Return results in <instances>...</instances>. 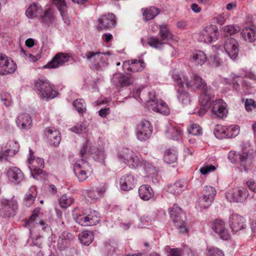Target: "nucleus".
<instances>
[{
    "label": "nucleus",
    "mask_w": 256,
    "mask_h": 256,
    "mask_svg": "<svg viewBox=\"0 0 256 256\" xmlns=\"http://www.w3.org/2000/svg\"><path fill=\"white\" fill-rule=\"evenodd\" d=\"M42 214L40 208H35L32 214L30 216L26 224H30L34 222L36 223V222L39 220Z\"/></svg>",
    "instance_id": "nucleus-57"
},
{
    "label": "nucleus",
    "mask_w": 256,
    "mask_h": 256,
    "mask_svg": "<svg viewBox=\"0 0 256 256\" xmlns=\"http://www.w3.org/2000/svg\"><path fill=\"white\" fill-rule=\"evenodd\" d=\"M226 126L220 124H217L214 130V134L215 136L218 139L226 138Z\"/></svg>",
    "instance_id": "nucleus-53"
},
{
    "label": "nucleus",
    "mask_w": 256,
    "mask_h": 256,
    "mask_svg": "<svg viewBox=\"0 0 256 256\" xmlns=\"http://www.w3.org/2000/svg\"><path fill=\"white\" fill-rule=\"evenodd\" d=\"M186 188L183 182H176L173 184H169L167 187V190L173 194H179Z\"/></svg>",
    "instance_id": "nucleus-43"
},
{
    "label": "nucleus",
    "mask_w": 256,
    "mask_h": 256,
    "mask_svg": "<svg viewBox=\"0 0 256 256\" xmlns=\"http://www.w3.org/2000/svg\"><path fill=\"white\" fill-rule=\"evenodd\" d=\"M146 68V64L142 59H133L130 60H126L123 62L122 68L124 70L138 72L143 70Z\"/></svg>",
    "instance_id": "nucleus-21"
},
{
    "label": "nucleus",
    "mask_w": 256,
    "mask_h": 256,
    "mask_svg": "<svg viewBox=\"0 0 256 256\" xmlns=\"http://www.w3.org/2000/svg\"><path fill=\"white\" fill-rule=\"evenodd\" d=\"M190 58L196 64L202 66L206 62L207 56L203 51L197 50L192 52Z\"/></svg>",
    "instance_id": "nucleus-42"
},
{
    "label": "nucleus",
    "mask_w": 256,
    "mask_h": 256,
    "mask_svg": "<svg viewBox=\"0 0 256 256\" xmlns=\"http://www.w3.org/2000/svg\"><path fill=\"white\" fill-rule=\"evenodd\" d=\"M17 68L16 64L10 58L0 54V75L6 76L14 73Z\"/></svg>",
    "instance_id": "nucleus-13"
},
{
    "label": "nucleus",
    "mask_w": 256,
    "mask_h": 256,
    "mask_svg": "<svg viewBox=\"0 0 256 256\" xmlns=\"http://www.w3.org/2000/svg\"><path fill=\"white\" fill-rule=\"evenodd\" d=\"M136 180L131 174L124 175L120 178V186L121 190L128 191L134 188L136 185Z\"/></svg>",
    "instance_id": "nucleus-26"
},
{
    "label": "nucleus",
    "mask_w": 256,
    "mask_h": 256,
    "mask_svg": "<svg viewBox=\"0 0 256 256\" xmlns=\"http://www.w3.org/2000/svg\"><path fill=\"white\" fill-rule=\"evenodd\" d=\"M99 138L96 140H92L88 138L87 142L84 144L80 151V154L82 158H86L90 155L94 160L101 164L104 162L106 158L104 152V150L103 144H98ZM102 143V142H100Z\"/></svg>",
    "instance_id": "nucleus-1"
},
{
    "label": "nucleus",
    "mask_w": 256,
    "mask_h": 256,
    "mask_svg": "<svg viewBox=\"0 0 256 256\" xmlns=\"http://www.w3.org/2000/svg\"><path fill=\"white\" fill-rule=\"evenodd\" d=\"M132 78L120 73L114 74L112 78V83L116 86H126L133 83Z\"/></svg>",
    "instance_id": "nucleus-32"
},
{
    "label": "nucleus",
    "mask_w": 256,
    "mask_h": 256,
    "mask_svg": "<svg viewBox=\"0 0 256 256\" xmlns=\"http://www.w3.org/2000/svg\"><path fill=\"white\" fill-rule=\"evenodd\" d=\"M244 107L248 112H251L256 108V102L253 99L246 98L244 100Z\"/></svg>",
    "instance_id": "nucleus-61"
},
{
    "label": "nucleus",
    "mask_w": 256,
    "mask_h": 256,
    "mask_svg": "<svg viewBox=\"0 0 256 256\" xmlns=\"http://www.w3.org/2000/svg\"><path fill=\"white\" fill-rule=\"evenodd\" d=\"M42 8L38 4L34 3L29 6L26 11V15L29 19L37 18L38 20L42 16Z\"/></svg>",
    "instance_id": "nucleus-34"
},
{
    "label": "nucleus",
    "mask_w": 256,
    "mask_h": 256,
    "mask_svg": "<svg viewBox=\"0 0 256 256\" xmlns=\"http://www.w3.org/2000/svg\"><path fill=\"white\" fill-rule=\"evenodd\" d=\"M214 96V94L208 93V94H200L199 98V102L200 108L197 112L196 114L200 116H202L208 111L210 107V101L212 100Z\"/></svg>",
    "instance_id": "nucleus-25"
},
{
    "label": "nucleus",
    "mask_w": 256,
    "mask_h": 256,
    "mask_svg": "<svg viewBox=\"0 0 256 256\" xmlns=\"http://www.w3.org/2000/svg\"><path fill=\"white\" fill-rule=\"evenodd\" d=\"M135 152L127 148H123L120 150L117 154L118 160L124 164L127 163L132 158Z\"/></svg>",
    "instance_id": "nucleus-41"
},
{
    "label": "nucleus",
    "mask_w": 256,
    "mask_h": 256,
    "mask_svg": "<svg viewBox=\"0 0 256 256\" xmlns=\"http://www.w3.org/2000/svg\"><path fill=\"white\" fill-rule=\"evenodd\" d=\"M241 36L244 40L250 42H252L256 40V30L249 26H246L242 30Z\"/></svg>",
    "instance_id": "nucleus-44"
},
{
    "label": "nucleus",
    "mask_w": 256,
    "mask_h": 256,
    "mask_svg": "<svg viewBox=\"0 0 256 256\" xmlns=\"http://www.w3.org/2000/svg\"><path fill=\"white\" fill-rule=\"evenodd\" d=\"M240 131V128L238 125H230L226 127V138H231L237 136Z\"/></svg>",
    "instance_id": "nucleus-55"
},
{
    "label": "nucleus",
    "mask_w": 256,
    "mask_h": 256,
    "mask_svg": "<svg viewBox=\"0 0 256 256\" xmlns=\"http://www.w3.org/2000/svg\"><path fill=\"white\" fill-rule=\"evenodd\" d=\"M228 160L234 164H240L244 171L250 170L254 162V155L252 152H238L230 150L228 155Z\"/></svg>",
    "instance_id": "nucleus-3"
},
{
    "label": "nucleus",
    "mask_w": 256,
    "mask_h": 256,
    "mask_svg": "<svg viewBox=\"0 0 256 256\" xmlns=\"http://www.w3.org/2000/svg\"><path fill=\"white\" fill-rule=\"evenodd\" d=\"M72 105L80 114L84 113L86 110V105L84 100L82 98L77 99L74 101Z\"/></svg>",
    "instance_id": "nucleus-56"
},
{
    "label": "nucleus",
    "mask_w": 256,
    "mask_h": 256,
    "mask_svg": "<svg viewBox=\"0 0 256 256\" xmlns=\"http://www.w3.org/2000/svg\"><path fill=\"white\" fill-rule=\"evenodd\" d=\"M138 195L142 200H148L154 196V194L150 186L148 184H144L139 188Z\"/></svg>",
    "instance_id": "nucleus-39"
},
{
    "label": "nucleus",
    "mask_w": 256,
    "mask_h": 256,
    "mask_svg": "<svg viewBox=\"0 0 256 256\" xmlns=\"http://www.w3.org/2000/svg\"><path fill=\"white\" fill-rule=\"evenodd\" d=\"M18 127L21 130H29L32 127V118L26 113H20L16 119Z\"/></svg>",
    "instance_id": "nucleus-31"
},
{
    "label": "nucleus",
    "mask_w": 256,
    "mask_h": 256,
    "mask_svg": "<svg viewBox=\"0 0 256 256\" xmlns=\"http://www.w3.org/2000/svg\"><path fill=\"white\" fill-rule=\"evenodd\" d=\"M219 35L218 28L215 25L209 24L206 26L200 32L198 40L206 44L215 42Z\"/></svg>",
    "instance_id": "nucleus-10"
},
{
    "label": "nucleus",
    "mask_w": 256,
    "mask_h": 256,
    "mask_svg": "<svg viewBox=\"0 0 256 256\" xmlns=\"http://www.w3.org/2000/svg\"><path fill=\"white\" fill-rule=\"evenodd\" d=\"M73 199L66 194L62 195L60 199V204L62 208H68L72 203Z\"/></svg>",
    "instance_id": "nucleus-58"
},
{
    "label": "nucleus",
    "mask_w": 256,
    "mask_h": 256,
    "mask_svg": "<svg viewBox=\"0 0 256 256\" xmlns=\"http://www.w3.org/2000/svg\"><path fill=\"white\" fill-rule=\"evenodd\" d=\"M88 124L86 122H84L82 123H79L70 128L72 132H75L77 134H87L86 140L88 138H90L92 140H94L93 136H92V134L89 132L88 129ZM87 141H86V142Z\"/></svg>",
    "instance_id": "nucleus-36"
},
{
    "label": "nucleus",
    "mask_w": 256,
    "mask_h": 256,
    "mask_svg": "<svg viewBox=\"0 0 256 256\" xmlns=\"http://www.w3.org/2000/svg\"><path fill=\"white\" fill-rule=\"evenodd\" d=\"M37 196V191L34 186H32L25 194L23 203L26 206H32L36 200Z\"/></svg>",
    "instance_id": "nucleus-38"
},
{
    "label": "nucleus",
    "mask_w": 256,
    "mask_h": 256,
    "mask_svg": "<svg viewBox=\"0 0 256 256\" xmlns=\"http://www.w3.org/2000/svg\"><path fill=\"white\" fill-rule=\"evenodd\" d=\"M148 100H147V106L150 109L155 112L168 115L170 113V110L168 105L163 100L156 98V92L150 91L148 92Z\"/></svg>",
    "instance_id": "nucleus-8"
},
{
    "label": "nucleus",
    "mask_w": 256,
    "mask_h": 256,
    "mask_svg": "<svg viewBox=\"0 0 256 256\" xmlns=\"http://www.w3.org/2000/svg\"><path fill=\"white\" fill-rule=\"evenodd\" d=\"M30 154L28 158V168L31 172V176L34 178H36L35 174H40L42 172V169L44 166V162L43 158L37 157L34 155L32 150L29 149Z\"/></svg>",
    "instance_id": "nucleus-11"
},
{
    "label": "nucleus",
    "mask_w": 256,
    "mask_h": 256,
    "mask_svg": "<svg viewBox=\"0 0 256 256\" xmlns=\"http://www.w3.org/2000/svg\"><path fill=\"white\" fill-rule=\"evenodd\" d=\"M152 132L153 126L150 122L144 120L137 125L135 136L138 141L145 142L150 138Z\"/></svg>",
    "instance_id": "nucleus-9"
},
{
    "label": "nucleus",
    "mask_w": 256,
    "mask_h": 256,
    "mask_svg": "<svg viewBox=\"0 0 256 256\" xmlns=\"http://www.w3.org/2000/svg\"><path fill=\"white\" fill-rule=\"evenodd\" d=\"M53 3L56 6L60 12L62 20L66 24L70 25V20L66 14V6L64 0H52Z\"/></svg>",
    "instance_id": "nucleus-37"
},
{
    "label": "nucleus",
    "mask_w": 256,
    "mask_h": 256,
    "mask_svg": "<svg viewBox=\"0 0 256 256\" xmlns=\"http://www.w3.org/2000/svg\"><path fill=\"white\" fill-rule=\"evenodd\" d=\"M210 107L212 113L220 118H224L226 116L228 110L226 103L222 99H218L212 102L210 101Z\"/></svg>",
    "instance_id": "nucleus-16"
},
{
    "label": "nucleus",
    "mask_w": 256,
    "mask_h": 256,
    "mask_svg": "<svg viewBox=\"0 0 256 256\" xmlns=\"http://www.w3.org/2000/svg\"><path fill=\"white\" fill-rule=\"evenodd\" d=\"M165 250L167 252V256H180L182 252L181 248H172L168 246H167Z\"/></svg>",
    "instance_id": "nucleus-62"
},
{
    "label": "nucleus",
    "mask_w": 256,
    "mask_h": 256,
    "mask_svg": "<svg viewBox=\"0 0 256 256\" xmlns=\"http://www.w3.org/2000/svg\"><path fill=\"white\" fill-rule=\"evenodd\" d=\"M169 214L172 222L184 224L186 222V214L176 204H174L169 208Z\"/></svg>",
    "instance_id": "nucleus-22"
},
{
    "label": "nucleus",
    "mask_w": 256,
    "mask_h": 256,
    "mask_svg": "<svg viewBox=\"0 0 256 256\" xmlns=\"http://www.w3.org/2000/svg\"><path fill=\"white\" fill-rule=\"evenodd\" d=\"M214 200V199L212 198V197L210 198L202 196V198H199L196 208H199L200 210L207 209L212 205Z\"/></svg>",
    "instance_id": "nucleus-50"
},
{
    "label": "nucleus",
    "mask_w": 256,
    "mask_h": 256,
    "mask_svg": "<svg viewBox=\"0 0 256 256\" xmlns=\"http://www.w3.org/2000/svg\"><path fill=\"white\" fill-rule=\"evenodd\" d=\"M6 146L0 147V161L6 160L8 156H14L18 151L19 146L16 142L10 141Z\"/></svg>",
    "instance_id": "nucleus-23"
},
{
    "label": "nucleus",
    "mask_w": 256,
    "mask_h": 256,
    "mask_svg": "<svg viewBox=\"0 0 256 256\" xmlns=\"http://www.w3.org/2000/svg\"><path fill=\"white\" fill-rule=\"evenodd\" d=\"M39 20L48 26L56 24L57 20L54 10L50 8L42 10Z\"/></svg>",
    "instance_id": "nucleus-30"
},
{
    "label": "nucleus",
    "mask_w": 256,
    "mask_h": 256,
    "mask_svg": "<svg viewBox=\"0 0 256 256\" xmlns=\"http://www.w3.org/2000/svg\"><path fill=\"white\" fill-rule=\"evenodd\" d=\"M74 239V236L72 234L68 232H64L60 236L58 240V246L59 248L61 250H64L66 248L70 242Z\"/></svg>",
    "instance_id": "nucleus-40"
},
{
    "label": "nucleus",
    "mask_w": 256,
    "mask_h": 256,
    "mask_svg": "<svg viewBox=\"0 0 256 256\" xmlns=\"http://www.w3.org/2000/svg\"><path fill=\"white\" fill-rule=\"evenodd\" d=\"M75 222L78 224L89 222L96 224L102 222L99 213L96 210H90L89 213L84 212L78 208H75L72 212Z\"/></svg>",
    "instance_id": "nucleus-6"
},
{
    "label": "nucleus",
    "mask_w": 256,
    "mask_h": 256,
    "mask_svg": "<svg viewBox=\"0 0 256 256\" xmlns=\"http://www.w3.org/2000/svg\"><path fill=\"white\" fill-rule=\"evenodd\" d=\"M248 196L246 189L236 188L228 190L226 193V198L230 202H244Z\"/></svg>",
    "instance_id": "nucleus-14"
},
{
    "label": "nucleus",
    "mask_w": 256,
    "mask_h": 256,
    "mask_svg": "<svg viewBox=\"0 0 256 256\" xmlns=\"http://www.w3.org/2000/svg\"><path fill=\"white\" fill-rule=\"evenodd\" d=\"M148 44L152 48L156 49H162L166 42L162 40L156 36H152L148 38L147 40Z\"/></svg>",
    "instance_id": "nucleus-46"
},
{
    "label": "nucleus",
    "mask_w": 256,
    "mask_h": 256,
    "mask_svg": "<svg viewBox=\"0 0 256 256\" xmlns=\"http://www.w3.org/2000/svg\"><path fill=\"white\" fill-rule=\"evenodd\" d=\"M165 133L168 138L174 140H180L182 134L181 129L172 124L167 126Z\"/></svg>",
    "instance_id": "nucleus-33"
},
{
    "label": "nucleus",
    "mask_w": 256,
    "mask_h": 256,
    "mask_svg": "<svg viewBox=\"0 0 256 256\" xmlns=\"http://www.w3.org/2000/svg\"><path fill=\"white\" fill-rule=\"evenodd\" d=\"M132 158L125 164L132 168H136L139 166L143 168L148 174L151 175L155 172L154 168L148 162L140 160L135 153Z\"/></svg>",
    "instance_id": "nucleus-15"
},
{
    "label": "nucleus",
    "mask_w": 256,
    "mask_h": 256,
    "mask_svg": "<svg viewBox=\"0 0 256 256\" xmlns=\"http://www.w3.org/2000/svg\"><path fill=\"white\" fill-rule=\"evenodd\" d=\"M225 225H212V228L224 240H228L230 238L228 230L224 227Z\"/></svg>",
    "instance_id": "nucleus-47"
},
{
    "label": "nucleus",
    "mask_w": 256,
    "mask_h": 256,
    "mask_svg": "<svg viewBox=\"0 0 256 256\" xmlns=\"http://www.w3.org/2000/svg\"><path fill=\"white\" fill-rule=\"evenodd\" d=\"M189 134L194 136H198L202 134V130L200 126L196 124H192L188 128Z\"/></svg>",
    "instance_id": "nucleus-59"
},
{
    "label": "nucleus",
    "mask_w": 256,
    "mask_h": 256,
    "mask_svg": "<svg viewBox=\"0 0 256 256\" xmlns=\"http://www.w3.org/2000/svg\"><path fill=\"white\" fill-rule=\"evenodd\" d=\"M94 232L92 231H84L79 234V240L84 245L88 246L94 239Z\"/></svg>",
    "instance_id": "nucleus-49"
},
{
    "label": "nucleus",
    "mask_w": 256,
    "mask_h": 256,
    "mask_svg": "<svg viewBox=\"0 0 256 256\" xmlns=\"http://www.w3.org/2000/svg\"><path fill=\"white\" fill-rule=\"evenodd\" d=\"M85 158L78 160L74 166V173L80 182L86 180L92 173L91 166Z\"/></svg>",
    "instance_id": "nucleus-7"
},
{
    "label": "nucleus",
    "mask_w": 256,
    "mask_h": 256,
    "mask_svg": "<svg viewBox=\"0 0 256 256\" xmlns=\"http://www.w3.org/2000/svg\"><path fill=\"white\" fill-rule=\"evenodd\" d=\"M190 82H192V86L187 87V88H193L201 90L202 91L201 94L204 93L208 94L210 92L214 94L210 88L206 86V84L205 81L198 75L194 74L192 80H190Z\"/></svg>",
    "instance_id": "nucleus-27"
},
{
    "label": "nucleus",
    "mask_w": 256,
    "mask_h": 256,
    "mask_svg": "<svg viewBox=\"0 0 256 256\" xmlns=\"http://www.w3.org/2000/svg\"><path fill=\"white\" fill-rule=\"evenodd\" d=\"M72 54L67 53H58L52 60L44 66L45 68H56L70 61Z\"/></svg>",
    "instance_id": "nucleus-17"
},
{
    "label": "nucleus",
    "mask_w": 256,
    "mask_h": 256,
    "mask_svg": "<svg viewBox=\"0 0 256 256\" xmlns=\"http://www.w3.org/2000/svg\"><path fill=\"white\" fill-rule=\"evenodd\" d=\"M100 188H97L96 190H90L88 192V197L92 200H97L104 193L106 190L104 184H100Z\"/></svg>",
    "instance_id": "nucleus-51"
},
{
    "label": "nucleus",
    "mask_w": 256,
    "mask_h": 256,
    "mask_svg": "<svg viewBox=\"0 0 256 256\" xmlns=\"http://www.w3.org/2000/svg\"><path fill=\"white\" fill-rule=\"evenodd\" d=\"M34 84L38 95L44 100L54 98L58 94L54 86L46 79H38Z\"/></svg>",
    "instance_id": "nucleus-4"
},
{
    "label": "nucleus",
    "mask_w": 256,
    "mask_h": 256,
    "mask_svg": "<svg viewBox=\"0 0 256 256\" xmlns=\"http://www.w3.org/2000/svg\"><path fill=\"white\" fill-rule=\"evenodd\" d=\"M45 134L48 142L54 146H59L61 141V136L60 132L55 128H47L45 130Z\"/></svg>",
    "instance_id": "nucleus-29"
},
{
    "label": "nucleus",
    "mask_w": 256,
    "mask_h": 256,
    "mask_svg": "<svg viewBox=\"0 0 256 256\" xmlns=\"http://www.w3.org/2000/svg\"><path fill=\"white\" fill-rule=\"evenodd\" d=\"M229 81H232L233 88L238 92H243L248 91L254 85L252 82H256V75L253 73L246 72L245 74L236 75L232 73L230 75Z\"/></svg>",
    "instance_id": "nucleus-2"
},
{
    "label": "nucleus",
    "mask_w": 256,
    "mask_h": 256,
    "mask_svg": "<svg viewBox=\"0 0 256 256\" xmlns=\"http://www.w3.org/2000/svg\"><path fill=\"white\" fill-rule=\"evenodd\" d=\"M230 224H243L246 222V218L237 214L232 213L228 217Z\"/></svg>",
    "instance_id": "nucleus-54"
},
{
    "label": "nucleus",
    "mask_w": 256,
    "mask_h": 256,
    "mask_svg": "<svg viewBox=\"0 0 256 256\" xmlns=\"http://www.w3.org/2000/svg\"><path fill=\"white\" fill-rule=\"evenodd\" d=\"M6 175L10 182L18 184L22 182L24 176L22 171L16 166L11 167L7 171Z\"/></svg>",
    "instance_id": "nucleus-24"
},
{
    "label": "nucleus",
    "mask_w": 256,
    "mask_h": 256,
    "mask_svg": "<svg viewBox=\"0 0 256 256\" xmlns=\"http://www.w3.org/2000/svg\"><path fill=\"white\" fill-rule=\"evenodd\" d=\"M158 34L160 38L167 44L168 42L174 40V36L171 32L168 26L166 24H162L158 26Z\"/></svg>",
    "instance_id": "nucleus-35"
},
{
    "label": "nucleus",
    "mask_w": 256,
    "mask_h": 256,
    "mask_svg": "<svg viewBox=\"0 0 256 256\" xmlns=\"http://www.w3.org/2000/svg\"><path fill=\"white\" fill-rule=\"evenodd\" d=\"M99 29H110L114 26L116 24V16L113 14L103 15L98 20Z\"/></svg>",
    "instance_id": "nucleus-28"
},
{
    "label": "nucleus",
    "mask_w": 256,
    "mask_h": 256,
    "mask_svg": "<svg viewBox=\"0 0 256 256\" xmlns=\"http://www.w3.org/2000/svg\"><path fill=\"white\" fill-rule=\"evenodd\" d=\"M216 190L214 187L211 186H206L204 190L203 196L206 197L212 198L214 199L216 195Z\"/></svg>",
    "instance_id": "nucleus-60"
},
{
    "label": "nucleus",
    "mask_w": 256,
    "mask_h": 256,
    "mask_svg": "<svg viewBox=\"0 0 256 256\" xmlns=\"http://www.w3.org/2000/svg\"><path fill=\"white\" fill-rule=\"evenodd\" d=\"M224 48L232 60H236L239 52L238 44L236 40L232 38H227L224 44Z\"/></svg>",
    "instance_id": "nucleus-20"
},
{
    "label": "nucleus",
    "mask_w": 256,
    "mask_h": 256,
    "mask_svg": "<svg viewBox=\"0 0 256 256\" xmlns=\"http://www.w3.org/2000/svg\"><path fill=\"white\" fill-rule=\"evenodd\" d=\"M176 96L178 102L184 106H188L191 102L190 96L186 90H177Z\"/></svg>",
    "instance_id": "nucleus-45"
},
{
    "label": "nucleus",
    "mask_w": 256,
    "mask_h": 256,
    "mask_svg": "<svg viewBox=\"0 0 256 256\" xmlns=\"http://www.w3.org/2000/svg\"><path fill=\"white\" fill-rule=\"evenodd\" d=\"M177 154L174 149H168L164 152V160L168 164H172L176 161Z\"/></svg>",
    "instance_id": "nucleus-52"
},
{
    "label": "nucleus",
    "mask_w": 256,
    "mask_h": 256,
    "mask_svg": "<svg viewBox=\"0 0 256 256\" xmlns=\"http://www.w3.org/2000/svg\"><path fill=\"white\" fill-rule=\"evenodd\" d=\"M240 30L239 26L235 25H228L224 28V31L226 34L230 36L237 33Z\"/></svg>",
    "instance_id": "nucleus-63"
},
{
    "label": "nucleus",
    "mask_w": 256,
    "mask_h": 256,
    "mask_svg": "<svg viewBox=\"0 0 256 256\" xmlns=\"http://www.w3.org/2000/svg\"><path fill=\"white\" fill-rule=\"evenodd\" d=\"M170 75L180 88H184V85L186 88L192 86V82H190L186 74L183 72L177 69H172L170 72Z\"/></svg>",
    "instance_id": "nucleus-19"
},
{
    "label": "nucleus",
    "mask_w": 256,
    "mask_h": 256,
    "mask_svg": "<svg viewBox=\"0 0 256 256\" xmlns=\"http://www.w3.org/2000/svg\"><path fill=\"white\" fill-rule=\"evenodd\" d=\"M2 212L4 218H8L16 215L18 208V202L14 196L10 199L2 198L1 200Z\"/></svg>",
    "instance_id": "nucleus-12"
},
{
    "label": "nucleus",
    "mask_w": 256,
    "mask_h": 256,
    "mask_svg": "<svg viewBox=\"0 0 256 256\" xmlns=\"http://www.w3.org/2000/svg\"><path fill=\"white\" fill-rule=\"evenodd\" d=\"M142 11L144 18L146 20L153 19L160 13V10L154 6L142 8Z\"/></svg>",
    "instance_id": "nucleus-48"
},
{
    "label": "nucleus",
    "mask_w": 256,
    "mask_h": 256,
    "mask_svg": "<svg viewBox=\"0 0 256 256\" xmlns=\"http://www.w3.org/2000/svg\"><path fill=\"white\" fill-rule=\"evenodd\" d=\"M216 170V167L212 165H206L202 167L200 171L203 175L207 174L210 172H212Z\"/></svg>",
    "instance_id": "nucleus-64"
},
{
    "label": "nucleus",
    "mask_w": 256,
    "mask_h": 256,
    "mask_svg": "<svg viewBox=\"0 0 256 256\" xmlns=\"http://www.w3.org/2000/svg\"><path fill=\"white\" fill-rule=\"evenodd\" d=\"M222 50L220 45H214L211 46V52L208 56V64L215 68H220L224 65V62L220 55Z\"/></svg>",
    "instance_id": "nucleus-18"
},
{
    "label": "nucleus",
    "mask_w": 256,
    "mask_h": 256,
    "mask_svg": "<svg viewBox=\"0 0 256 256\" xmlns=\"http://www.w3.org/2000/svg\"><path fill=\"white\" fill-rule=\"evenodd\" d=\"M111 56L110 52H101L98 51H87L83 56L88 62L96 69L100 70L108 64L106 56Z\"/></svg>",
    "instance_id": "nucleus-5"
}]
</instances>
